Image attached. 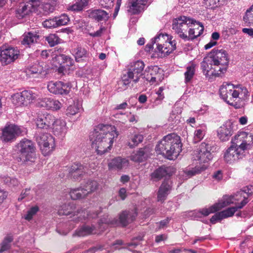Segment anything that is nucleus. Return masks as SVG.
I'll list each match as a JSON object with an SVG mask.
<instances>
[{
    "mask_svg": "<svg viewBox=\"0 0 253 253\" xmlns=\"http://www.w3.org/2000/svg\"><path fill=\"white\" fill-rule=\"evenodd\" d=\"M229 59L227 51L223 49H213L201 63V68L206 77H218L226 72Z\"/></svg>",
    "mask_w": 253,
    "mask_h": 253,
    "instance_id": "1",
    "label": "nucleus"
},
{
    "mask_svg": "<svg viewBox=\"0 0 253 253\" xmlns=\"http://www.w3.org/2000/svg\"><path fill=\"white\" fill-rule=\"evenodd\" d=\"M119 133L113 126L99 125L93 132V147L98 154L103 155L110 150L115 138Z\"/></svg>",
    "mask_w": 253,
    "mask_h": 253,
    "instance_id": "2",
    "label": "nucleus"
},
{
    "mask_svg": "<svg viewBox=\"0 0 253 253\" xmlns=\"http://www.w3.org/2000/svg\"><path fill=\"white\" fill-rule=\"evenodd\" d=\"M182 144L180 138L175 133H170L165 136L159 142L156 150L169 160L177 158L181 151Z\"/></svg>",
    "mask_w": 253,
    "mask_h": 253,
    "instance_id": "3",
    "label": "nucleus"
},
{
    "mask_svg": "<svg viewBox=\"0 0 253 253\" xmlns=\"http://www.w3.org/2000/svg\"><path fill=\"white\" fill-rule=\"evenodd\" d=\"M16 160L22 165H31L35 162L36 157L34 143L28 139L21 140L16 145Z\"/></svg>",
    "mask_w": 253,
    "mask_h": 253,
    "instance_id": "4",
    "label": "nucleus"
},
{
    "mask_svg": "<svg viewBox=\"0 0 253 253\" xmlns=\"http://www.w3.org/2000/svg\"><path fill=\"white\" fill-rule=\"evenodd\" d=\"M136 215V212L134 211H125L120 213L119 219L116 218H108V216L107 217L102 218L100 220L99 226L100 229H101L102 224L110 225L113 226L121 225L125 227L132 222L135 219Z\"/></svg>",
    "mask_w": 253,
    "mask_h": 253,
    "instance_id": "5",
    "label": "nucleus"
},
{
    "mask_svg": "<svg viewBox=\"0 0 253 253\" xmlns=\"http://www.w3.org/2000/svg\"><path fill=\"white\" fill-rule=\"evenodd\" d=\"M195 22L193 19L185 16H180L173 20L172 29L178 37L185 41L188 37L187 32L191 26Z\"/></svg>",
    "mask_w": 253,
    "mask_h": 253,
    "instance_id": "6",
    "label": "nucleus"
},
{
    "mask_svg": "<svg viewBox=\"0 0 253 253\" xmlns=\"http://www.w3.org/2000/svg\"><path fill=\"white\" fill-rule=\"evenodd\" d=\"M36 139L43 155H48L54 150L55 146V140L50 134L37 131Z\"/></svg>",
    "mask_w": 253,
    "mask_h": 253,
    "instance_id": "7",
    "label": "nucleus"
},
{
    "mask_svg": "<svg viewBox=\"0 0 253 253\" xmlns=\"http://www.w3.org/2000/svg\"><path fill=\"white\" fill-rule=\"evenodd\" d=\"M165 36L160 34L155 38V42L157 46L156 51L160 52L162 56H167L172 52L176 48V42L173 40L172 41H165Z\"/></svg>",
    "mask_w": 253,
    "mask_h": 253,
    "instance_id": "8",
    "label": "nucleus"
},
{
    "mask_svg": "<svg viewBox=\"0 0 253 253\" xmlns=\"http://www.w3.org/2000/svg\"><path fill=\"white\" fill-rule=\"evenodd\" d=\"M212 147L211 145L206 142H203L199 148L194 151L192 159L194 161H198L200 163H206L212 158L211 151Z\"/></svg>",
    "mask_w": 253,
    "mask_h": 253,
    "instance_id": "9",
    "label": "nucleus"
},
{
    "mask_svg": "<svg viewBox=\"0 0 253 253\" xmlns=\"http://www.w3.org/2000/svg\"><path fill=\"white\" fill-rule=\"evenodd\" d=\"M219 92L222 98L228 104L236 106L237 104L233 100L236 98L235 86L230 84H223L220 88Z\"/></svg>",
    "mask_w": 253,
    "mask_h": 253,
    "instance_id": "10",
    "label": "nucleus"
},
{
    "mask_svg": "<svg viewBox=\"0 0 253 253\" xmlns=\"http://www.w3.org/2000/svg\"><path fill=\"white\" fill-rule=\"evenodd\" d=\"M21 133V130L19 126L14 125H8L2 129L0 139L3 142H11Z\"/></svg>",
    "mask_w": 253,
    "mask_h": 253,
    "instance_id": "11",
    "label": "nucleus"
},
{
    "mask_svg": "<svg viewBox=\"0 0 253 253\" xmlns=\"http://www.w3.org/2000/svg\"><path fill=\"white\" fill-rule=\"evenodd\" d=\"M19 51L12 47H2L0 52V61L4 65L8 64L18 58Z\"/></svg>",
    "mask_w": 253,
    "mask_h": 253,
    "instance_id": "12",
    "label": "nucleus"
},
{
    "mask_svg": "<svg viewBox=\"0 0 253 253\" xmlns=\"http://www.w3.org/2000/svg\"><path fill=\"white\" fill-rule=\"evenodd\" d=\"M55 117L46 112H41L38 114L36 125L38 128L47 129L51 128L55 122Z\"/></svg>",
    "mask_w": 253,
    "mask_h": 253,
    "instance_id": "13",
    "label": "nucleus"
},
{
    "mask_svg": "<svg viewBox=\"0 0 253 253\" xmlns=\"http://www.w3.org/2000/svg\"><path fill=\"white\" fill-rule=\"evenodd\" d=\"M71 87L70 83H64L62 82H50L47 85L49 91L55 94H67Z\"/></svg>",
    "mask_w": 253,
    "mask_h": 253,
    "instance_id": "14",
    "label": "nucleus"
},
{
    "mask_svg": "<svg viewBox=\"0 0 253 253\" xmlns=\"http://www.w3.org/2000/svg\"><path fill=\"white\" fill-rule=\"evenodd\" d=\"M144 66V63L140 60L131 63L127 72L128 78L134 79L133 81L135 83H137L142 75Z\"/></svg>",
    "mask_w": 253,
    "mask_h": 253,
    "instance_id": "15",
    "label": "nucleus"
},
{
    "mask_svg": "<svg viewBox=\"0 0 253 253\" xmlns=\"http://www.w3.org/2000/svg\"><path fill=\"white\" fill-rule=\"evenodd\" d=\"M68 176L74 180L81 179L85 174V166L80 163L73 164L69 168Z\"/></svg>",
    "mask_w": 253,
    "mask_h": 253,
    "instance_id": "16",
    "label": "nucleus"
},
{
    "mask_svg": "<svg viewBox=\"0 0 253 253\" xmlns=\"http://www.w3.org/2000/svg\"><path fill=\"white\" fill-rule=\"evenodd\" d=\"M233 201L227 202V203L225 202H219L216 203L209 208H204L199 211H195L193 214L195 217H201L202 215L206 216L209 215L210 213H214L218 211H219L222 208L226 207Z\"/></svg>",
    "mask_w": 253,
    "mask_h": 253,
    "instance_id": "17",
    "label": "nucleus"
},
{
    "mask_svg": "<svg viewBox=\"0 0 253 253\" xmlns=\"http://www.w3.org/2000/svg\"><path fill=\"white\" fill-rule=\"evenodd\" d=\"M244 153L237 147H234V145H232L225 152L224 158L226 162L231 163L242 159L244 155Z\"/></svg>",
    "mask_w": 253,
    "mask_h": 253,
    "instance_id": "18",
    "label": "nucleus"
},
{
    "mask_svg": "<svg viewBox=\"0 0 253 253\" xmlns=\"http://www.w3.org/2000/svg\"><path fill=\"white\" fill-rule=\"evenodd\" d=\"M148 0H128L127 11L130 14H138L144 10Z\"/></svg>",
    "mask_w": 253,
    "mask_h": 253,
    "instance_id": "19",
    "label": "nucleus"
},
{
    "mask_svg": "<svg viewBox=\"0 0 253 253\" xmlns=\"http://www.w3.org/2000/svg\"><path fill=\"white\" fill-rule=\"evenodd\" d=\"M171 189V182L165 179L161 185L157 193V199L159 202H163L170 193Z\"/></svg>",
    "mask_w": 253,
    "mask_h": 253,
    "instance_id": "20",
    "label": "nucleus"
},
{
    "mask_svg": "<svg viewBox=\"0 0 253 253\" xmlns=\"http://www.w3.org/2000/svg\"><path fill=\"white\" fill-rule=\"evenodd\" d=\"M129 165L128 160L120 157L113 159L108 164L110 170H120L126 168Z\"/></svg>",
    "mask_w": 253,
    "mask_h": 253,
    "instance_id": "21",
    "label": "nucleus"
},
{
    "mask_svg": "<svg viewBox=\"0 0 253 253\" xmlns=\"http://www.w3.org/2000/svg\"><path fill=\"white\" fill-rule=\"evenodd\" d=\"M232 133L233 128L230 123H226L217 129L218 137L222 141L228 140Z\"/></svg>",
    "mask_w": 253,
    "mask_h": 253,
    "instance_id": "22",
    "label": "nucleus"
},
{
    "mask_svg": "<svg viewBox=\"0 0 253 253\" xmlns=\"http://www.w3.org/2000/svg\"><path fill=\"white\" fill-rule=\"evenodd\" d=\"M39 106L46 108L47 109L53 110H59L61 108L62 104L58 100L51 98H44L39 102Z\"/></svg>",
    "mask_w": 253,
    "mask_h": 253,
    "instance_id": "23",
    "label": "nucleus"
},
{
    "mask_svg": "<svg viewBox=\"0 0 253 253\" xmlns=\"http://www.w3.org/2000/svg\"><path fill=\"white\" fill-rule=\"evenodd\" d=\"M248 202V201H247L246 198L244 197V200H242L238 205L229 208L223 211L219 212V215L221 216L222 219L232 216L238 209L243 208V207H244Z\"/></svg>",
    "mask_w": 253,
    "mask_h": 253,
    "instance_id": "24",
    "label": "nucleus"
},
{
    "mask_svg": "<svg viewBox=\"0 0 253 253\" xmlns=\"http://www.w3.org/2000/svg\"><path fill=\"white\" fill-rule=\"evenodd\" d=\"M88 13L89 18L97 21H107L109 18V14L100 9H90L88 11Z\"/></svg>",
    "mask_w": 253,
    "mask_h": 253,
    "instance_id": "25",
    "label": "nucleus"
},
{
    "mask_svg": "<svg viewBox=\"0 0 253 253\" xmlns=\"http://www.w3.org/2000/svg\"><path fill=\"white\" fill-rule=\"evenodd\" d=\"M53 129L55 135L63 137L67 131L66 124L65 122L61 120H55L54 125L51 127Z\"/></svg>",
    "mask_w": 253,
    "mask_h": 253,
    "instance_id": "26",
    "label": "nucleus"
},
{
    "mask_svg": "<svg viewBox=\"0 0 253 253\" xmlns=\"http://www.w3.org/2000/svg\"><path fill=\"white\" fill-rule=\"evenodd\" d=\"M204 27L200 24L199 22L197 23L194 22V24L192 25L188 30L189 38L186 40L188 41L190 40H193L198 36H200L203 32Z\"/></svg>",
    "mask_w": 253,
    "mask_h": 253,
    "instance_id": "27",
    "label": "nucleus"
},
{
    "mask_svg": "<svg viewBox=\"0 0 253 253\" xmlns=\"http://www.w3.org/2000/svg\"><path fill=\"white\" fill-rule=\"evenodd\" d=\"M149 152V149L147 147L140 148L135 153L131 155L130 159L135 162H142L148 158Z\"/></svg>",
    "mask_w": 253,
    "mask_h": 253,
    "instance_id": "28",
    "label": "nucleus"
},
{
    "mask_svg": "<svg viewBox=\"0 0 253 253\" xmlns=\"http://www.w3.org/2000/svg\"><path fill=\"white\" fill-rule=\"evenodd\" d=\"M40 36L36 32H28L22 36L21 44L30 47L31 45L38 42Z\"/></svg>",
    "mask_w": 253,
    "mask_h": 253,
    "instance_id": "29",
    "label": "nucleus"
},
{
    "mask_svg": "<svg viewBox=\"0 0 253 253\" xmlns=\"http://www.w3.org/2000/svg\"><path fill=\"white\" fill-rule=\"evenodd\" d=\"M171 175L169 167H161L156 169L151 174V179L154 181H158L163 177Z\"/></svg>",
    "mask_w": 253,
    "mask_h": 253,
    "instance_id": "30",
    "label": "nucleus"
},
{
    "mask_svg": "<svg viewBox=\"0 0 253 253\" xmlns=\"http://www.w3.org/2000/svg\"><path fill=\"white\" fill-rule=\"evenodd\" d=\"M245 134V132H240L237 134L235 135L232 139V145H234V147H237L238 149L244 153L245 152V150H246V146L244 142Z\"/></svg>",
    "mask_w": 253,
    "mask_h": 253,
    "instance_id": "31",
    "label": "nucleus"
},
{
    "mask_svg": "<svg viewBox=\"0 0 253 253\" xmlns=\"http://www.w3.org/2000/svg\"><path fill=\"white\" fill-rule=\"evenodd\" d=\"M33 5L30 1L27 2L24 5H21L18 8L16 12V17L18 19H22L32 11L33 9Z\"/></svg>",
    "mask_w": 253,
    "mask_h": 253,
    "instance_id": "32",
    "label": "nucleus"
},
{
    "mask_svg": "<svg viewBox=\"0 0 253 253\" xmlns=\"http://www.w3.org/2000/svg\"><path fill=\"white\" fill-rule=\"evenodd\" d=\"M84 191L86 192L87 195L91 194L96 191L99 187V183L94 180L87 179L84 181L82 184Z\"/></svg>",
    "mask_w": 253,
    "mask_h": 253,
    "instance_id": "33",
    "label": "nucleus"
},
{
    "mask_svg": "<svg viewBox=\"0 0 253 253\" xmlns=\"http://www.w3.org/2000/svg\"><path fill=\"white\" fill-rule=\"evenodd\" d=\"M24 106H27L32 103L38 95L32 90H26L21 92Z\"/></svg>",
    "mask_w": 253,
    "mask_h": 253,
    "instance_id": "34",
    "label": "nucleus"
},
{
    "mask_svg": "<svg viewBox=\"0 0 253 253\" xmlns=\"http://www.w3.org/2000/svg\"><path fill=\"white\" fill-rule=\"evenodd\" d=\"M75 209V207L73 203L65 204L60 207L58 213L59 215H68L72 213L75 215L76 212Z\"/></svg>",
    "mask_w": 253,
    "mask_h": 253,
    "instance_id": "35",
    "label": "nucleus"
},
{
    "mask_svg": "<svg viewBox=\"0 0 253 253\" xmlns=\"http://www.w3.org/2000/svg\"><path fill=\"white\" fill-rule=\"evenodd\" d=\"M95 229V228L94 226L84 225L76 230L73 236L77 235L80 237L87 236L92 234Z\"/></svg>",
    "mask_w": 253,
    "mask_h": 253,
    "instance_id": "36",
    "label": "nucleus"
},
{
    "mask_svg": "<svg viewBox=\"0 0 253 253\" xmlns=\"http://www.w3.org/2000/svg\"><path fill=\"white\" fill-rule=\"evenodd\" d=\"M207 129V126L205 124H203L196 128L194 136L195 142H198L203 139L206 134Z\"/></svg>",
    "mask_w": 253,
    "mask_h": 253,
    "instance_id": "37",
    "label": "nucleus"
},
{
    "mask_svg": "<svg viewBox=\"0 0 253 253\" xmlns=\"http://www.w3.org/2000/svg\"><path fill=\"white\" fill-rule=\"evenodd\" d=\"M70 195L73 200H78L85 198L87 195L86 192L84 191L82 186L72 189L70 192Z\"/></svg>",
    "mask_w": 253,
    "mask_h": 253,
    "instance_id": "38",
    "label": "nucleus"
},
{
    "mask_svg": "<svg viewBox=\"0 0 253 253\" xmlns=\"http://www.w3.org/2000/svg\"><path fill=\"white\" fill-rule=\"evenodd\" d=\"M235 92H236V99L239 97L242 99L245 100L249 96L247 89L241 85L235 86Z\"/></svg>",
    "mask_w": 253,
    "mask_h": 253,
    "instance_id": "39",
    "label": "nucleus"
},
{
    "mask_svg": "<svg viewBox=\"0 0 253 253\" xmlns=\"http://www.w3.org/2000/svg\"><path fill=\"white\" fill-rule=\"evenodd\" d=\"M73 52L77 62H80L82 58L86 57L87 55V50L84 48L79 46L75 48Z\"/></svg>",
    "mask_w": 253,
    "mask_h": 253,
    "instance_id": "40",
    "label": "nucleus"
},
{
    "mask_svg": "<svg viewBox=\"0 0 253 253\" xmlns=\"http://www.w3.org/2000/svg\"><path fill=\"white\" fill-rule=\"evenodd\" d=\"M206 169L207 167L205 165H203L202 166H196L195 168H192L191 169L184 170V173L187 176L191 177L195 175L201 173Z\"/></svg>",
    "mask_w": 253,
    "mask_h": 253,
    "instance_id": "41",
    "label": "nucleus"
},
{
    "mask_svg": "<svg viewBox=\"0 0 253 253\" xmlns=\"http://www.w3.org/2000/svg\"><path fill=\"white\" fill-rule=\"evenodd\" d=\"M13 239L12 236L6 237L0 245V253L10 249L11 247L10 243L12 242Z\"/></svg>",
    "mask_w": 253,
    "mask_h": 253,
    "instance_id": "42",
    "label": "nucleus"
},
{
    "mask_svg": "<svg viewBox=\"0 0 253 253\" xmlns=\"http://www.w3.org/2000/svg\"><path fill=\"white\" fill-rule=\"evenodd\" d=\"M195 72V66L191 65L186 68V71L184 73L185 82H189L193 78Z\"/></svg>",
    "mask_w": 253,
    "mask_h": 253,
    "instance_id": "43",
    "label": "nucleus"
},
{
    "mask_svg": "<svg viewBox=\"0 0 253 253\" xmlns=\"http://www.w3.org/2000/svg\"><path fill=\"white\" fill-rule=\"evenodd\" d=\"M88 0H79L71 7V9L73 11H79L87 5Z\"/></svg>",
    "mask_w": 253,
    "mask_h": 253,
    "instance_id": "44",
    "label": "nucleus"
},
{
    "mask_svg": "<svg viewBox=\"0 0 253 253\" xmlns=\"http://www.w3.org/2000/svg\"><path fill=\"white\" fill-rule=\"evenodd\" d=\"M56 3L55 1L44 3L42 5L41 8L45 14L53 12L55 9Z\"/></svg>",
    "mask_w": 253,
    "mask_h": 253,
    "instance_id": "45",
    "label": "nucleus"
},
{
    "mask_svg": "<svg viewBox=\"0 0 253 253\" xmlns=\"http://www.w3.org/2000/svg\"><path fill=\"white\" fill-rule=\"evenodd\" d=\"M55 19L57 27L67 24L70 21L68 16L66 14H61L59 16H55Z\"/></svg>",
    "mask_w": 253,
    "mask_h": 253,
    "instance_id": "46",
    "label": "nucleus"
},
{
    "mask_svg": "<svg viewBox=\"0 0 253 253\" xmlns=\"http://www.w3.org/2000/svg\"><path fill=\"white\" fill-rule=\"evenodd\" d=\"M45 41L50 46L52 47L59 43V38L56 34H50L45 37Z\"/></svg>",
    "mask_w": 253,
    "mask_h": 253,
    "instance_id": "47",
    "label": "nucleus"
},
{
    "mask_svg": "<svg viewBox=\"0 0 253 253\" xmlns=\"http://www.w3.org/2000/svg\"><path fill=\"white\" fill-rule=\"evenodd\" d=\"M245 22L248 24L253 25V6H252L248 9L245 15L243 17Z\"/></svg>",
    "mask_w": 253,
    "mask_h": 253,
    "instance_id": "48",
    "label": "nucleus"
},
{
    "mask_svg": "<svg viewBox=\"0 0 253 253\" xmlns=\"http://www.w3.org/2000/svg\"><path fill=\"white\" fill-rule=\"evenodd\" d=\"M12 102L17 107L24 106L21 92L15 93L12 96Z\"/></svg>",
    "mask_w": 253,
    "mask_h": 253,
    "instance_id": "49",
    "label": "nucleus"
},
{
    "mask_svg": "<svg viewBox=\"0 0 253 253\" xmlns=\"http://www.w3.org/2000/svg\"><path fill=\"white\" fill-rule=\"evenodd\" d=\"M56 24L57 23L55 19V17H54L52 18H49L43 21L42 23V25L44 28L51 29L57 27Z\"/></svg>",
    "mask_w": 253,
    "mask_h": 253,
    "instance_id": "50",
    "label": "nucleus"
},
{
    "mask_svg": "<svg viewBox=\"0 0 253 253\" xmlns=\"http://www.w3.org/2000/svg\"><path fill=\"white\" fill-rule=\"evenodd\" d=\"M164 90V87L163 86H161L159 88L158 90L156 92V94H157L158 96L153 102L154 105H158L161 103L162 100L165 98V95L163 93Z\"/></svg>",
    "mask_w": 253,
    "mask_h": 253,
    "instance_id": "51",
    "label": "nucleus"
},
{
    "mask_svg": "<svg viewBox=\"0 0 253 253\" xmlns=\"http://www.w3.org/2000/svg\"><path fill=\"white\" fill-rule=\"evenodd\" d=\"M33 191L31 190L30 188H26L21 192L20 195L18 198V200L21 201L25 198H28L29 199H32L33 196Z\"/></svg>",
    "mask_w": 253,
    "mask_h": 253,
    "instance_id": "52",
    "label": "nucleus"
},
{
    "mask_svg": "<svg viewBox=\"0 0 253 253\" xmlns=\"http://www.w3.org/2000/svg\"><path fill=\"white\" fill-rule=\"evenodd\" d=\"M143 139V136L141 134H136L131 139V142L128 143V146L130 148H133L136 146L139 143H141Z\"/></svg>",
    "mask_w": 253,
    "mask_h": 253,
    "instance_id": "53",
    "label": "nucleus"
},
{
    "mask_svg": "<svg viewBox=\"0 0 253 253\" xmlns=\"http://www.w3.org/2000/svg\"><path fill=\"white\" fill-rule=\"evenodd\" d=\"M43 68L39 64H35L31 66L28 70L29 74H39L42 72Z\"/></svg>",
    "mask_w": 253,
    "mask_h": 253,
    "instance_id": "54",
    "label": "nucleus"
},
{
    "mask_svg": "<svg viewBox=\"0 0 253 253\" xmlns=\"http://www.w3.org/2000/svg\"><path fill=\"white\" fill-rule=\"evenodd\" d=\"M39 208L37 206L32 207L28 211L27 214L25 216V218L26 220H30L33 218V216L39 211Z\"/></svg>",
    "mask_w": 253,
    "mask_h": 253,
    "instance_id": "55",
    "label": "nucleus"
},
{
    "mask_svg": "<svg viewBox=\"0 0 253 253\" xmlns=\"http://www.w3.org/2000/svg\"><path fill=\"white\" fill-rule=\"evenodd\" d=\"M245 193L248 196L251 195L253 193V186L250 185L243 188L242 190L237 192V196L238 195L242 196V195H244Z\"/></svg>",
    "mask_w": 253,
    "mask_h": 253,
    "instance_id": "56",
    "label": "nucleus"
},
{
    "mask_svg": "<svg viewBox=\"0 0 253 253\" xmlns=\"http://www.w3.org/2000/svg\"><path fill=\"white\" fill-rule=\"evenodd\" d=\"M66 58V55L64 54H59L55 56L52 58V61L53 63L58 64L59 65H61L63 67L64 65V61Z\"/></svg>",
    "mask_w": 253,
    "mask_h": 253,
    "instance_id": "57",
    "label": "nucleus"
},
{
    "mask_svg": "<svg viewBox=\"0 0 253 253\" xmlns=\"http://www.w3.org/2000/svg\"><path fill=\"white\" fill-rule=\"evenodd\" d=\"M244 135V142L246 146V149H247L253 144V135L251 134H248L246 132Z\"/></svg>",
    "mask_w": 253,
    "mask_h": 253,
    "instance_id": "58",
    "label": "nucleus"
},
{
    "mask_svg": "<svg viewBox=\"0 0 253 253\" xmlns=\"http://www.w3.org/2000/svg\"><path fill=\"white\" fill-rule=\"evenodd\" d=\"M79 110V108L74 104L70 105L67 109L66 114L68 115H74L76 114Z\"/></svg>",
    "mask_w": 253,
    "mask_h": 253,
    "instance_id": "59",
    "label": "nucleus"
},
{
    "mask_svg": "<svg viewBox=\"0 0 253 253\" xmlns=\"http://www.w3.org/2000/svg\"><path fill=\"white\" fill-rule=\"evenodd\" d=\"M217 0H204V4L206 7L212 8L220 5Z\"/></svg>",
    "mask_w": 253,
    "mask_h": 253,
    "instance_id": "60",
    "label": "nucleus"
},
{
    "mask_svg": "<svg viewBox=\"0 0 253 253\" xmlns=\"http://www.w3.org/2000/svg\"><path fill=\"white\" fill-rule=\"evenodd\" d=\"M237 193L236 194H235L234 196H233L232 197H230L228 199H224V201H223L222 202H225L227 203V202L233 201V202L231 203V204H232V203H234L236 201H238L240 200L241 199L242 197H243V200H244V197H245V198H246V199H247V201H248L247 197H246L244 195H242V196H240V195H238L237 196ZM230 203L229 205H230Z\"/></svg>",
    "mask_w": 253,
    "mask_h": 253,
    "instance_id": "61",
    "label": "nucleus"
},
{
    "mask_svg": "<svg viewBox=\"0 0 253 253\" xmlns=\"http://www.w3.org/2000/svg\"><path fill=\"white\" fill-rule=\"evenodd\" d=\"M114 0H99L100 5L104 8H110L114 5Z\"/></svg>",
    "mask_w": 253,
    "mask_h": 253,
    "instance_id": "62",
    "label": "nucleus"
},
{
    "mask_svg": "<svg viewBox=\"0 0 253 253\" xmlns=\"http://www.w3.org/2000/svg\"><path fill=\"white\" fill-rule=\"evenodd\" d=\"M212 178L217 180L220 181L223 178V173L221 170H218L215 171L212 174Z\"/></svg>",
    "mask_w": 253,
    "mask_h": 253,
    "instance_id": "63",
    "label": "nucleus"
},
{
    "mask_svg": "<svg viewBox=\"0 0 253 253\" xmlns=\"http://www.w3.org/2000/svg\"><path fill=\"white\" fill-rule=\"evenodd\" d=\"M74 61L73 59L71 57L66 55V58H65V60L64 61V65L63 67H70L73 65Z\"/></svg>",
    "mask_w": 253,
    "mask_h": 253,
    "instance_id": "64",
    "label": "nucleus"
}]
</instances>
